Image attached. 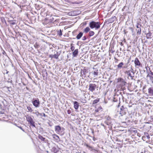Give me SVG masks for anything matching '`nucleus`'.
Wrapping results in <instances>:
<instances>
[{
  "label": "nucleus",
  "instance_id": "5fc2aeb1",
  "mask_svg": "<svg viewBox=\"0 0 153 153\" xmlns=\"http://www.w3.org/2000/svg\"><path fill=\"white\" fill-rule=\"evenodd\" d=\"M89 75L88 76V77H89Z\"/></svg>",
  "mask_w": 153,
  "mask_h": 153
},
{
  "label": "nucleus",
  "instance_id": "c9c22d12",
  "mask_svg": "<svg viewBox=\"0 0 153 153\" xmlns=\"http://www.w3.org/2000/svg\"><path fill=\"white\" fill-rule=\"evenodd\" d=\"M33 114H35L36 116H38L39 115V113L38 111H36L35 112H33Z\"/></svg>",
  "mask_w": 153,
  "mask_h": 153
},
{
  "label": "nucleus",
  "instance_id": "393cba45",
  "mask_svg": "<svg viewBox=\"0 0 153 153\" xmlns=\"http://www.w3.org/2000/svg\"><path fill=\"white\" fill-rule=\"evenodd\" d=\"M99 99L97 98V99L94 100L93 102V104H96L99 101Z\"/></svg>",
  "mask_w": 153,
  "mask_h": 153
},
{
  "label": "nucleus",
  "instance_id": "4be33fe9",
  "mask_svg": "<svg viewBox=\"0 0 153 153\" xmlns=\"http://www.w3.org/2000/svg\"><path fill=\"white\" fill-rule=\"evenodd\" d=\"M124 65V63L123 62H121L119 63L117 65L118 69H120L123 68V66Z\"/></svg>",
  "mask_w": 153,
  "mask_h": 153
},
{
  "label": "nucleus",
  "instance_id": "aec40b11",
  "mask_svg": "<svg viewBox=\"0 0 153 153\" xmlns=\"http://www.w3.org/2000/svg\"><path fill=\"white\" fill-rule=\"evenodd\" d=\"M90 29L89 27H86L83 30V33H87L89 31H90Z\"/></svg>",
  "mask_w": 153,
  "mask_h": 153
},
{
  "label": "nucleus",
  "instance_id": "cd10ccee",
  "mask_svg": "<svg viewBox=\"0 0 153 153\" xmlns=\"http://www.w3.org/2000/svg\"><path fill=\"white\" fill-rule=\"evenodd\" d=\"M58 34L59 36H61L62 35V30L60 29L59 30H58Z\"/></svg>",
  "mask_w": 153,
  "mask_h": 153
},
{
  "label": "nucleus",
  "instance_id": "6e6d98bb",
  "mask_svg": "<svg viewBox=\"0 0 153 153\" xmlns=\"http://www.w3.org/2000/svg\"><path fill=\"white\" fill-rule=\"evenodd\" d=\"M77 153H80L79 152H77Z\"/></svg>",
  "mask_w": 153,
  "mask_h": 153
},
{
  "label": "nucleus",
  "instance_id": "79ce46f5",
  "mask_svg": "<svg viewBox=\"0 0 153 153\" xmlns=\"http://www.w3.org/2000/svg\"><path fill=\"white\" fill-rule=\"evenodd\" d=\"M49 57L51 58H53V55H49Z\"/></svg>",
  "mask_w": 153,
  "mask_h": 153
},
{
  "label": "nucleus",
  "instance_id": "c756f323",
  "mask_svg": "<svg viewBox=\"0 0 153 153\" xmlns=\"http://www.w3.org/2000/svg\"><path fill=\"white\" fill-rule=\"evenodd\" d=\"M34 46L36 49H38L39 47V45L36 43L34 44Z\"/></svg>",
  "mask_w": 153,
  "mask_h": 153
},
{
  "label": "nucleus",
  "instance_id": "72a5a7b5",
  "mask_svg": "<svg viewBox=\"0 0 153 153\" xmlns=\"http://www.w3.org/2000/svg\"><path fill=\"white\" fill-rule=\"evenodd\" d=\"M73 45V44H71V49L72 51H73L75 49V47L74 46H72V45Z\"/></svg>",
  "mask_w": 153,
  "mask_h": 153
},
{
  "label": "nucleus",
  "instance_id": "4d7b16f0",
  "mask_svg": "<svg viewBox=\"0 0 153 153\" xmlns=\"http://www.w3.org/2000/svg\"><path fill=\"white\" fill-rule=\"evenodd\" d=\"M152 119L153 120V118H152Z\"/></svg>",
  "mask_w": 153,
  "mask_h": 153
},
{
  "label": "nucleus",
  "instance_id": "f8f14e48",
  "mask_svg": "<svg viewBox=\"0 0 153 153\" xmlns=\"http://www.w3.org/2000/svg\"><path fill=\"white\" fill-rule=\"evenodd\" d=\"M134 63L136 67L137 66H141L142 64L139 60L137 58H136L134 59Z\"/></svg>",
  "mask_w": 153,
  "mask_h": 153
},
{
  "label": "nucleus",
  "instance_id": "473e14b6",
  "mask_svg": "<svg viewBox=\"0 0 153 153\" xmlns=\"http://www.w3.org/2000/svg\"><path fill=\"white\" fill-rule=\"evenodd\" d=\"M142 26V25L140 24L139 23H137V25H136V27L137 28H141V27Z\"/></svg>",
  "mask_w": 153,
  "mask_h": 153
},
{
  "label": "nucleus",
  "instance_id": "c03bdc74",
  "mask_svg": "<svg viewBox=\"0 0 153 153\" xmlns=\"http://www.w3.org/2000/svg\"><path fill=\"white\" fill-rule=\"evenodd\" d=\"M111 118L109 117H108L107 118V120H111Z\"/></svg>",
  "mask_w": 153,
  "mask_h": 153
},
{
  "label": "nucleus",
  "instance_id": "20e7f679",
  "mask_svg": "<svg viewBox=\"0 0 153 153\" xmlns=\"http://www.w3.org/2000/svg\"><path fill=\"white\" fill-rule=\"evenodd\" d=\"M26 118L27 121L29 123L30 125L36 128V127L35 124V122L33 121V118L30 116L28 115H27Z\"/></svg>",
  "mask_w": 153,
  "mask_h": 153
},
{
  "label": "nucleus",
  "instance_id": "2eb2a0df",
  "mask_svg": "<svg viewBox=\"0 0 153 153\" xmlns=\"http://www.w3.org/2000/svg\"><path fill=\"white\" fill-rule=\"evenodd\" d=\"M52 136L53 138L55 140L57 141H60L59 137L57 135L54 134L52 135Z\"/></svg>",
  "mask_w": 153,
  "mask_h": 153
},
{
  "label": "nucleus",
  "instance_id": "dca6fc26",
  "mask_svg": "<svg viewBox=\"0 0 153 153\" xmlns=\"http://www.w3.org/2000/svg\"><path fill=\"white\" fill-rule=\"evenodd\" d=\"M118 99H119V102H120V97L118 95L115 96L114 98L113 101L114 102H117L118 101Z\"/></svg>",
  "mask_w": 153,
  "mask_h": 153
},
{
  "label": "nucleus",
  "instance_id": "864d4df0",
  "mask_svg": "<svg viewBox=\"0 0 153 153\" xmlns=\"http://www.w3.org/2000/svg\"><path fill=\"white\" fill-rule=\"evenodd\" d=\"M4 53H5L4 51V52H3V54H4Z\"/></svg>",
  "mask_w": 153,
  "mask_h": 153
},
{
  "label": "nucleus",
  "instance_id": "b1692460",
  "mask_svg": "<svg viewBox=\"0 0 153 153\" xmlns=\"http://www.w3.org/2000/svg\"><path fill=\"white\" fill-rule=\"evenodd\" d=\"M152 33L149 32L148 33H147L146 34V38L147 39H149L150 38H151V37H150L151 36H152Z\"/></svg>",
  "mask_w": 153,
  "mask_h": 153
},
{
  "label": "nucleus",
  "instance_id": "7ed1b4c3",
  "mask_svg": "<svg viewBox=\"0 0 153 153\" xmlns=\"http://www.w3.org/2000/svg\"><path fill=\"white\" fill-rule=\"evenodd\" d=\"M133 71L134 70L132 68V66L131 65L130 70H126L125 72V73L127 74L128 76H130L131 78V79H133L134 75Z\"/></svg>",
  "mask_w": 153,
  "mask_h": 153
},
{
  "label": "nucleus",
  "instance_id": "1a4fd4ad",
  "mask_svg": "<svg viewBox=\"0 0 153 153\" xmlns=\"http://www.w3.org/2000/svg\"><path fill=\"white\" fill-rule=\"evenodd\" d=\"M128 94H125L123 93V94H121L120 96V98H122V100L123 102H126L127 100L126 98H128Z\"/></svg>",
  "mask_w": 153,
  "mask_h": 153
},
{
  "label": "nucleus",
  "instance_id": "bb28decb",
  "mask_svg": "<svg viewBox=\"0 0 153 153\" xmlns=\"http://www.w3.org/2000/svg\"><path fill=\"white\" fill-rule=\"evenodd\" d=\"M111 120H106L105 121V123L107 125H109L111 123Z\"/></svg>",
  "mask_w": 153,
  "mask_h": 153
},
{
  "label": "nucleus",
  "instance_id": "6ab92c4d",
  "mask_svg": "<svg viewBox=\"0 0 153 153\" xmlns=\"http://www.w3.org/2000/svg\"><path fill=\"white\" fill-rule=\"evenodd\" d=\"M78 49H75L73 52V57H76L78 55Z\"/></svg>",
  "mask_w": 153,
  "mask_h": 153
},
{
  "label": "nucleus",
  "instance_id": "c85d7f7f",
  "mask_svg": "<svg viewBox=\"0 0 153 153\" xmlns=\"http://www.w3.org/2000/svg\"><path fill=\"white\" fill-rule=\"evenodd\" d=\"M56 53L57 54H55L54 55H53V58H54L56 59H58L59 56V55L57 54L58 53V52H57Z\"/></svg>",
  "mask_w": 153,
  "mask_h": 153
},
{
  "label": "nucleus",
  "instance_id": "a878e982",
  "mask_svg": "<svg viewBox=\"0 0 153 153\" xmlns=\"http://www.w3.org/2000/svg\"><path fill=\"white\" fill-rule=\"evenodd\" d=\"M94 34V33L92 31H90L89 32V36H92Z\"/></svg>",
  "mask_w": 153,
  "mask_h": 153
},
{
  "label": "nucleus",
  "instance_id": "603ef678",
  "mask_svg": "<svg viewBox=\"0 0 153 153\" xmlns=\"http://www.w3.org/2000/svg\"><path fill=\"white\" fill-rule=\"evenodd\" d=\"M11 51H12L13 52V50L12 49H11Z\"/></svg>",
  "mask_w": 153,
  "mask_h": 153
},
{
  "label": "nucleus",
  "instance_id": "ddd939ff",
  "mask_svg": "<svg viewBox=\"0 0 153 153\" xmlns=\"http://www.w3.org/2000/svg\"><path fill=\"white\" fill-rule=\"evenodd\" d=\"M148 92L150 96H153V88L150 87L148 88Z\"/></svg>",
  "mask_w": 153,
  "mask_h": 153
},
{
  "label": "nucleus",
  "instance_id": "9d476101",
  "mask_svg": "<svg viewBox=\"0 0 153 153\" xmlns=\"http://www.w3.org/2000/svg\"><path fill=\"white\" fill-rule=\"evenodd\" d=\"M32 102L33 105L36 107H38L39 106L40 102L38 99L33 100Z\"/></svg>",
  "mask_w": 153,
  "mask_h": 153
},
{
  "label": "nucleus",
  "instance_id": "423d86ee",
  "mask_svg": "<svg viewBox=\"0 0 153 153\" xmlns=\"http://www.w3.org/2000/svg\"><path fill=\"white\" fill-rule=\"evenodd\" d=\"M127 109L124 107L123 106H121L120 109V111H118V112L120 114V116H123L126 114Z\"/></svg>",
  "mask_w": 153,
  "mask_h": 153
},
{
  "label": "nucleus",
  "instance_id": "a19ab883",
  "mask_svg": "<svg viewBox=\"0 0 153 153\" xmlns=\"http://www.w3.org/2000/svg\"><path fill=\"white\" fill-rule=\"evenodd\" d=\"M86 146L88 147H89V148H90L91 149H92V147L91 146H89L88 144H86Z\"/></svg>",
  "mask_w": 153,
  "mask_h": 153
},
{
  "label": "nucleus",
  "instance_id": "9b49d317",
  "mask_svg": "<svg viewBox=\"0 0 153 153\" xmlns=\"http://www.w3.org/2000/svg\"><path fill=\"white\" fill-rule=\"evenodd\" d=\"M89 90L92 92L94 91L96 87V85L95 84H90L89 85Z\"/></svg>",
  "mask_w": 153,
  "mask_h": 153
},
{
  "label": "nucleus",
  "instance_id": "09e8293b",
  "mask_svg": "<svg viewBox=\"0 0 153 153\" xmlns=\"http://www.w3.org/2000/svg\"><path fill=\"white\" fill-rule=\"evenodd\" d=\"M87 24V23L86 22H85L84 23H83V25H85Z\"/></svg>",
  "mask_w": 153,
  "mask_h": 153
},
{
  "label": "nucleus",
  "instance_id": "6e6552de",
  "mask_svg": "<svg viewBox=\"0 0 153 153\" xmlns=\"http://www.w3.org/2000/svg\"><path fill=\"white\" fill-rule=\"evenodd\" d=\"M146 68L147 70L146 72L148 73L147 77H149L150 80L153 79V72L150 70V69L149 67V73L148 71L147 67H146Z\"/></svg>",
  "mask_w": 153,
  "mask_h": 153
},
{
  "label": "nucleus",
  "instance_id": "8fccbe9b",
  "mask_svg": "<svg viewBox=\"0 0 153 153\" xmlns=\"http://www.w3.org/2000/svg\"><path fill=\"white\" fill-rule=\"evenodd\" d=\"M71 13H68V15H71Z\"/></svg>",
  "mask_w": 153,
  "mask_h": 153
},
{
  "label": "nucleus",
  "instance_id": "de8ad7c7",
  "mask_svg": "<svg viewBox=\"0 0 153 153\" xmlns=\"http://www.w3.org/2000/svg\"><path fill=\"white\" fill-rule=\"evenodd\" d=\"M43 115L44 117H46V116L44 113H43Z\"/></svg>",
  "mask_w": 153,
  "mask_h": 153
},
{
  "label": "nucleus",
  "instance_id": "7c9ffc66",
  "mask_svg": "<svg viewBox=\"0 0 153 153\" xmlns=\"http://www.w3.org/2000/svg\"><path fill=\"white\" fill-rule=\"evenodd\" d=\"M136 30L137 31V34H139V35H140L141 33V28H139L138 29V30Z\"/></svg>",
  "mask_w": 153,
  "mask_h": 153
},
{
  "label": "nucleus",
  "instance_id": "39448f33",
  "mask_svg": "<svg viewBox=\"0 0 153 153\" xmlns=\"http://www.w3.org/2000/svg\"><path fill=\"white\" fill-rule=\"evenodd\" d=\"M117 81L118 84L120 85V86L122 87L125 85L126 83V82L125 81L124 79L121 78H119L117 79Z\"/></svg>",
  "mask_w": 153,
  "mask_h": 153
},
{
  "label": "nucleus",
  "instance_id": "a18cd8bd",
  "mask_svg": "<svg viewBox=\"0 0 153 153\" xmlns=\"http://www.w3.org/2000/svg\"><path fill=\"white\" fill-rule=\"evenodd\" d=\"M101 125L102 126H103V127H104V128H105V126H104V124H103V123H101Z\"/></svg>",
  "mask_w": 153,
  "mask_h": 153
},
{
  "label": "nucleus",
  "instance_id": "2f4dec72",
  "mask_svg": "<svg viewBox=\"0 0 153 153\" xmlns=\"http://www.w3.org/2000/svg\"><path fill=\"white\" fill-rule=\"evenodd\" d=\"M27 109L28 111L30 112H32L33 111V110L30 106H27Z\"/></svg>",
  "mask_w": 153,
  "mask_h": 153
},
{
  "label": "nucleus",
  "instance_id": "4468645a",
  "mask_svg": "<svg viewBox=\"0 0 153 153\" xmlns=\"http://www.w3.org/2000/svg\"><path fill=\"white\" fill-rule=\"evenodd\" d=\"M74 108L75 110H77L79 107V103L77 101H74Z\"/></svg>",
  "mask_w": 153,
  "mask_h": 153
},
{
  "label": "nucleus",
  "instance_id": "3c124183",
  "mask_svg": "<svg viewBox=\"0 0 153 153\" xmlns=\"http://www.w3.org/2000/svg\"><path fill=\"white\" fill-rule=\"evenodd\" d=\"M150 138V137H149V136H147V138Z\"/></svg>",
  "mask_w": 153,
  "mask_h": 153
},
{
  "label": "nucleus",
  "instance_id": "f704fd0d",
  "mask_svg": "<svg viewBox=\"0 0 153 153\" xmlns=\"http://www.w3.org/2000/svg\"><path fill=\"white\" fill-rule=\"evenodd\" d=\"M93 74L95 76H97L98 75V72L96 71H93Z\"/></svg>",
  "mask_w": 153,
  "mask_h": 153
},
{
  "label": "nucleus",
  "instance_id": "f03ea898",
  "mask_svg": "<svg viewBox=\"0 0 153 153\" xmlns=\"http://www.w3.org/2000/svg\"><path fill=\"white\" fill-rule=\"evenodd\" d=\"M64 130V128L61 127L59 126H55V130L56 132L61 135H62L64 134L63 131Z\"/></svg>",
  "mask_w": 153,
  "mask_h": 153
},
{
  "label": "nucleus",
  "instance_id": "ea45409f",
  "mask_svg": "<svg viewBox=\"0 0 153 153\" xmlns=\"http://www.w3.org/2000/svg\"><path fill=\"white\" fill-rule=\"evenodd\" d=\"M93 69H94V71H96V72H98V70L96 68H93Z\"/></svg>",
  "mask_w": 153,
  "mask_h": 153
},
{
  "label": "nucleus",
  "instance_id": "f3484780",
  "mask_svg": "<svg viewBox=\"0 0 153 153\" xmlns=\"http://www.w3.org/2000/svg\"><path fill=\"white\" fill-rule=\"evenodd\" d=\"M51 150L54 152L56 153L58 151L59 148L57 146H54L52 148Z\"/></svg>",
  "mask_w": 153,
  "mask_h": 153
},
{
  "label": "nucleus",
  "instance_id": "412c9836",
  "mask_svg": "<svg viewBox=\"0 0 153 153\" xmlns=\"http://www.w3.org/2000/svg\"><path fill=\"white\" fill-rule=\"evenodd\" d=\"M130 61L129 60H128V62L126 64H125L124 65V66H123V68L124 69H126L127 68V69L128 70V64L129 63Z\"/></svg>",
  "mask_w": 153,
  "mask_h": 153
},
{
  "label": "nucleus",
  "instance_id": "58836bf2",
  "mask_svg": "<svg viewBox=\"0 0 153 153\" xmlns=\"http://www.w3.org/2000/svg\"><path fill=\"white\" fill-rule=\"evenodd\" d=\"M71 113V110H68V111H67V113L68 114H70Z\"/></svg>",
  "mask_w": 153,
  "mask_h": 153
},
{
  "label": "nucleus",
  "instance_id": "5701e85b",
  "mask_svg": "<svg viewBox=\"0 0 153 153\" xmlns=\"http://www.w3.org/2000/svg\"><path fill=\"white\" fill-rule=\"evenodd\" d=\"M38 137L39 139H40L42 141L45 142V138L44 137H43L42 136L40 135H39L38 136Z\"/></svg>",
  "mask_w": 153,
  "mask_h": 153
},
{
  "label": "nucleus",
  "instance_id": "a211bd4d",
  "mask_svg": "<svg viewBox=\"0 0 153 153\" xmlns=\"http://www.w3.org/2000/svg\"><path fill=\"white\" fill-rule=\"evenodd\" d=\"M83 33L82 32H80L76 36V38L77 39H79L82 36Z\"/></svg>",
  "mask_w": 153,
  "mask_h": 153
},
{
  "label": "nucleus",
  "instance_id": "e433bc0d",
  "mask_svg": "<svg viewBox=\"0 0 153 153\" xmlns=\"http://www.w3.org/2000/svg\"><path fill=\"white\" fill-rule=\"evenodd\" d=\"M10 24L13 25H14L15 24V22L14 21H11L10 22Z\"/></svg>",
  "mask_w": 153,
  "mask_h": 153
},
{
  "label": "nucleus",
  "instance_id": "f257e3e1",
  "mask_svg": "<svg viewBox=\"0 0 153 153\" xmlns=\"http://www.w3.org/2000/svg\"><path fill=\"white\" fill-rule=\"evenodd\" d=\"M101 25L100 22L92 21L89 22V26L91 29L94 28L95 30H97L100 28Z\"/></svg>",
  "mask_w": 153,
  "mask_h": 153
},
{
  "label": "nucleus",
  "instance_id": "4c0bfd02",
  "mask_svg": "<svg viewBox=\"0 0 153 153\" xmlns=\"http://www.w3.org/2000/svg\"><path fill=\"white\" fill-rule=\"evenodd\" d=\"M87 39V38L86 36H84L82 38V40L83 41L86 40Z\"/></svg>",
  "mask_w": 153,
  "mask_h": 153
},
{
  "label": "nucleus",
  "instance_id": "49530a36",
  "mask_svg": "<svg viewBox=\"0 0 153 153\" xmlns=\"http://www.w3.org/2000/svg\"><path fill=\"white\" fill-rule=\"evenodd\" d=\"M42 114H43V113H39V115H40L41 117H42Z\"/></svg>",
  "mask_w": 153,
  "mask_h": 153
},
{
  "label": "nucleus",
  "instance_id": "0eeeda50",
  "mask_svg": "<svg viewBox=\"0 0 153 153\" xmlns=\"http://www.w3.org/2000/svg\"><path fill=\"white\" fill-rule=\"evenodd\" d=\"M88 72L87 69H84L81 70V76L82 78H85L87 75V74Z\"/></svg>",
  "mask_w": 153,
  "mask_h": 153
},
{
  "label": "nucleus",
  "instance_id": "37998d69",
  "mask_svg": "<svg viewBox=\"0 0 153 153\" xmlns=\"http://www.w3.org/2000/svg\"><path fill=\"white\" fill-rule=\"evenodd\" d=\"M19 127L21 129L22 131H24V130L23 129V128L21 126H19Z\"/></svg>",
  "mask_w": 153,
  "mask_h": 153
}]
</instances>
